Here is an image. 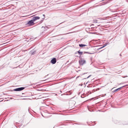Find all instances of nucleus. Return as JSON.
Returning <instances> with one entry per match:
<instances>
[{
    "label": "nucleus",
    "mask_w": 128,
    "mask_h": 128,
    "mask_svg": "<svg viewBox=\"0 0 128 128\" xmlns=\"http://www.w3.org/2000/svg\"><path fill=\"white\" fill-rule=\"evenodd\" d=\"M79 62L80 65H82L86 63V61L83 59H81L79 60Z\"/></svg>",
    "instance_id": "f257e3e1"
},
{
    "label": "nucleus",
    "mask_w": 128,
    "mask_h": 128,
    "mask_svg": "<svg viewBox=\"0 0 128 128\" xmlns=\"http://www.w3.org/2000/svg\"><path fill=\"white\" fill-rule=\"evenodd\" d=\"M24 88V87H21V88H16L15 89H14V91H21V90H23Z\"/></svg>",
    "instance_id": "f03ea898"
},
{
    "label": "nucleus",
    "mask_w": 128,
    "mask_h": 128,
    "mask_svg": "<svg viewBox=\"0 0 128 128\" xmlns=\"http://www.w3.org/2000/svg\"><path fill=\"white\" fill-rule=\"evenodd\" d=\"M29 24L30 26L34 25V22L32 20L28 21V22L27 24Z\"/></svg>",
    "instance_id": "7ed1b4c3"
},
{
    "label": "nucleus",
    "mask_w": 128,
    "mask_h": 128,
    "mask_svg": "<svg viewBox=\"0 0 128 128\" xmlns=\"http://www.w3.org/2000/svg\"><path fill=\"white\" fill-rule=\"evenodd\" d=\"M53 64H54L56 62V58H53L50 61Z\"/></svg>",
    "instance_id": "20e7f679"
},
{
    "label": "nucleus",
    "mask_w": 128,
    "mask_h": 128,
    "mask_svg": "<svg viewBox=\"0 0 128 128\" xmlns=\"http://www.w3.org/2000/svg\"><path fill=\"white\" fill-rule=\"evenodd\" d=\"M40 18L39 16H35L34 17L32 18V20L34 22L36 20L39 19Z\"/></svg>",
    "instance_id": "39448f33"
},
{
    "label": "nucleus",
    "mask_w": 128,
    "mask_h": 128,
    "mask_svg": "<svg viewBox=\"0 0 128 128\" xmlns=\"http://www.w3.org/2000/svg\"><path fill=\"white\" fill-rule=\"evenodd\" d=\"M79 46L80 47H82L83 46H86V45L84 44H79Z\"/></svg>",
    "instance_id": "423d86ee"
},
{
    "label": "nucleus",
    "mask_w": 128,
    "mask_h": 128,
    "mask_svg": "<svg viewBox=\"0 0 128 128\" xmlns=\"http://www.w3.org/2000/svg\"><path fill=\"white\" fill-rule=\"evenodd\" d=\"M124 86H122V87H120V88H118V89H116L115 90H114V92H115L117 91H118V90H120V89H121L122 88V87H123Z\"/></svg>",
    "instance_id": "0eeeda50"
},
{
    "label": "nucleus",
    "mask_w": 128,
    "mask_h": 128,
    "mask_svg": "<svg viewBox=\"0 0 128 128\" xmlns=\"http://www.w3.org/2000/svg\"><path fill=\"white\" fill-rule=\"evenodd\" d=\"M78 53L80 54V55H82V53L83 52H80V50H79V51H78Z\"/></svg>",
    "instance_id": "6e6552de"
},
{
    "label": "nucleus",
    "mask_w": 128,
    "mask_h": 128,
    "mask_svg": "<svg viewBox=\"0 0 128 128\" xmlns=\"http://www.w3.org/2000/svg\"><path fill=\"white\" fill-rule=\"evenodd\" d=\"M107 45V44H105L102 47L98 48V49L99 50L100 49H101V48L104 47L105 46H106Z\"/></svg>",
    "instance_id": "1a4fd4ad"
},
{
    "label": "nucleus",
    "mask_w": 128,
    "mask_h": 128,
    "mask_svg": "<svg viewBox=\"0 0 128 128\" xmlns=\"http://www.w3.org/2000/svg\"><path fill=\"white\" fill-rule=\"evenodd\" d=\"M35 52L34 51H30V53L32 54H34V52Z\"/></svg>",
    "instance_id": "9d476101"
},
{
    "label": "nucleus",
    "mask_w": 128,
    "mask_h": 128,
    "mask_svg": "<svg viewBox=\"0 0 128 128\" xmlns=\"http://www.w3.org/2000/svg\"><path fill=\"white\" fill-rule=\"evenodd\" d=\"M84 52V53H87V54H92V53H90L88 52Z\"/></svg>",
    "instance_id": "9b49d317"
},
{
    "label": "nucleus",
    "mask_w": 128,
    "mask_h": 128,
    "mask_svg": "<svg viewBox=\"0 0 128 128\" xmlns=\"http://www.w3.org/2000/svg\"><path fill=\"white\" fill-rule=\"evenodd\" d=\"M94 22L95 23H96L97 22V20H94Z\"/></svg>",
    "instance_id": "f8f14e48"
},
{
    "label": "nucleus",
    "mask_w": 128,
    "mask_h": 128,
    "mask_svg": "<svg viewBox=\"0 0 128 128\" xmlns=\"http://www.w3.org/2000/svg\"><path fill=\"white\" fill-rule=\"evenodd\" d=\"M90 76V75L89 76H88L87 78H89Z\"/></svg>",
    "instance_id": "ddd939ff"
},
{
    "label": "nucleus",
    "mask_w": 128,
    "mask_h": 128,
    "mask_svg": "<svg viewBox=\"0 0 128 128\" xmlns=\"http://www.w3.org/2000/svg\"><path fill=\"white\" fill-rule=\"evenodd\" d=\"M70 32H69V33H67L66 34H70Z\"/></svg>",
    "instance_id": "4468645a"
},
{
    "label": "nucleus",
    "mask_w": 128,
    "mask_h": 128,
    "mask_svg": "<svg viewBox=\"0 0 128 128\" xmlns=\"http://www.w3.org/2000/svg\"><path fill=\"white\" fill-rule=\"evenodd\" d=\"M43 15L44 17H45V15L44 14H43Z\"/></svg>",
    "instance_id": "2eb2a0df"
},
{
    "label": "nucleus",
    "mask_w": 128,
    "mask_h": 128,
    "mask_svg": "<svg viewBox=\"0 0 128 128\" xmlns=\"http://www.w3.org/2000/svg\"><path fill=\"white\" fill-rule=\"evenodd\" d=\"M102 51V50L100 51L99 52H101V51Z\"/></svg>",
    "instance_id": "dca6fc26"
},
{
    "label": "nucleus",
    "mask_w": 128,
    "mask_h": 128,
    "mask_svg": "<svg viewBox=\"0 0 128 128\" xmlns=\"http://www.w3.org/2000/svg\"><path fill=\"white\" fill-rule=\"evenodd\" d=\"M93 25V24L91 25V26Z\"/></svg>",
    "instance_id": "f3484780"
},
{
    "label": "nucleus",
    "mask_w": 128,
    "mask_h": 128,
    "mask_svg": "<svg viewBox=\"0 0 128 128\" xmlns=\"http://www.w3.org/2000/svg\"><path fill=\"white\" fill-rule=\"evenodd\" d=\"M120 56H121V54H120Z\"/></svg>",
    "instance_id": "a211bd4d"
}]
</instances>
